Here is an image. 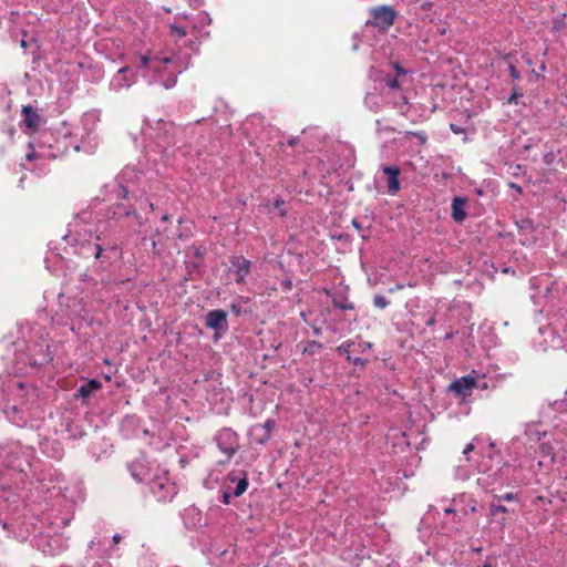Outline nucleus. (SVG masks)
Here are the masks:
<instances>
[{
  "label": "nucleus",
  "instance_id": "1",
  "mask_svg": "<svg viewBox=\"0 0 567 567\" xmlns=\"http://www.w3.org/2000/svg\"><path fill=\"white\" fill-rule=\"evenodd\" d=\"M144 64L156 73L165 89L172 87L176 82V74L186 68V62L179 56H143Z\"/></svg>",
  "mask_w": 567,
  "mask_h": 567
},
{
  "label": "nucleus",
  "instance_id": "2",
  "mask_svg": "<svg viewBox=\"0 0 567 567\" xmlns=\"http://www.w3.org/2000/svg\"><path fill=\"white\" fill-rule=\"evenodd\" d=\"M370 19L367 24L377 27L379 31H386L394 24L398 11L391 6H378L370 9Z\"/></svg>",
  "mask_w": 567,
  "mask_h": 567
},
{
  "label": "nucleus",
  "instance_id": "3",
  "mask_svg": "<svg viewBox=\"0 0 567 567\" xmlns=\"http://www.w3.org/2000/svg\"><path fill=\"white\" fill-rule=\"evenodd\" d=\"M206 324L216 331L218 338L227 330V313L224 310H212L207 313Z\"/></svg>",
  "mask_w": 567,
  "mask_h": 567
},
{
  "label": "nucleus",
  "instance_id": "4",
  "mask_svg": "<svg viewBox=\"0 0 567 567\" xmlns=\"http://www.w3.org/2000/svg\"><path fill=\"white\" fill-rule=\"evenodd\" d=\"M475 388L476 381L472 377H463L450 385V389L462 399L470 396Z\"/></svg>",
  "mask_w": 567,
  "mask_h": 567
},
{
  "label": "nucleus",
  "instance_id": "5",
  "mask_svg": "<svg viewBox=\"0 0 567 567\" xmlns=\"http://www.w3.org/2000/svg\"><path fill=\"white\" fill-rule=\"evenodd\" d=\"M250 269V262L243 258V257H236L231 261V271L235 272V280L237 282H241L244 278L248 275Z\"/></svg>",
  "mask_w": 567,
  "mask_h": 567
},
{
  "label": "nucleus",
  "instance_id": "6",
  "mask_svg": "<svg viewBox=\"0 0 567 567\" xmlns=\"http://www.w3.org/2000/svg\"><path fill=\"white\" fill-rule=\"evenodd\" d=\"M384 173L389 175L388 182V190L391 194H395L400 189L399 174L400 171L395 166H388L384 169Z\"/></svg>",
  "mask_w": 567,
  "mask_h": 567
},
{
  "label": "nucleus",
  "instance_id": "7",
  "mask_svg": "<svg viewBox=\"0 0 567 567\" xmlns=\"http://www.w3.org/2000/svg\"><path fill=\"white\" fill-rule=\"evenodd\" d=\"M465 203H466L465 199H463L461 197H456L453 199L452 216L458 223L463 221L466 217Z\"/></svg>",
  "mask_w": 567,
  "mask_h": 567
},
{
  "label": "nucleus",
  "instance_id": "8",
  "mask_svg": "<svg viewBox=\"0 0 567 567\" xmlns=\"http://www.w3.org/2000/svg\"><path fill=\"white\" fill-rule=\"evenodd\" d=\"M23 113V122L25 125L35 130L39 127L40 124V117L39 115L33 111L31 106H24L22 110Z\"/></svg>",
  "mask_w": 567,
  "mask_h": 567
},
{
  "label": "nucleus",
  "instance_id": "9",
  "mask_svg": "<svg viewBox=\"0 0 567 567\" xmlns=\"http://www.w3.org/2000/svg\"><path fill=\"white\" fill-rule=\"evenodd\" d=\"M249 435L250 439L258 444H264L270 439V435L267 433V430H264V427L259 426V424L251 426Z\"/></svg>",
  "mask_w": 567,
  "mask_h": 567
},
{
  "label": "nucleus",
  "instance_id": "10",
  "mask_svg": "<svg viewBox=\"0 0 567 567\" xmlns=\"http://www.w3.org/2000/svg\"><path fill=\"white\" fill-rule=\"evenodd\" d=\"M100 388V382L95 380H91L90 382L83 384L79 389V394L83 398H87L91 393L96 391Z\"/></svg>",
  "mask_w": 567,
  "mask_h": 567
},
{
  "label": "nucleus",
  "instance_id": "11",
  "mask_svg": "<svg viewBox=\"0 0 567 567\" xmlns=\"http://www.w3.org/2000/svg\"><path fill=\"white\" fill-rule=\"evenodd\" d=\"M127 69L123 68L118 71L117 75L112 80V87L114 90H121L125 86H128L130 84L125 82V79H124V73L126 72Z\"/></svg>",
  "mask_w": 567,
  "mask_h": 567
},
{
  "label": "nucleus",
  "instance_id": "12",
  "mask_svg": "<svg viewBox=\"0 0 567 567\" xmlns=\"http://www.w3.org/2000/svg\"><path fill=\"white\" fill-rule=\"evenodd\" d=\"M158 486L161 488H164L166 487L167 488V493L165 495H161L159 497H162L163 499H168V498H172L176 493V486L173 484V483H166V484H158Z\"/></svg>",
  "mask_w": 567,
  "mask_h": 567
},
{
  "label": "nucleus",
  "instance_id": "13",
  "mask_svg": "<svg viewBox=\"0 0 567 567\" xmlns=\"http://www.w3.org/2000/svg\"><path fill=\"white\" fill-rule=\"evenodd\" d=\"M247 486H248V482H247L246 476L238 480L236 488L234 491V496H240L241 494H244L247 489Z\"/></svg>",
  "mask_w": 567,
  "mask_h": 567
},
{
  "label": "nucleus",
  "instance_id": "14",
  "mask_svg": "<svg viewBox=\"0 0 567 567\" xmlns=\"http://www.w3.org/2000/svg\"><path fill=\"white\" fill-rule=\"evenodd\" d=\"M478 439H474L472 442H470L463 450V455L467 462H471L470 454L473 453L476 449V442Z\"/></svg>",
  "mask_w": 567,
  "mask_h": 567
},
{
  "label": "nucleus",
  "instance_id": "15",
  "mask_svg": "<svg viewBox=\"0 0 567 567\" xmlns=\"http://www.w3.org/2000/svg\"><path fill=\"white\" fill-rule=\"evenodd\" d=\"M373 303L375 307L383 309L389 305V301L383 296L378 295L374 297Z\"/></svg>",
  "mask_w": 567,
  "mask_h": 567
},
{
  "label": "nucleus",
  "instance_id": "16",
  "mask_svg": "<svg viewBox=\"0 0 567 567\" xmlns=\"http://www.w3.org/2000/svg\"><path fill=\"white\" fill-rule=\"evenodd\" d=\"M259 426L264 427V430H267V433L271 435V432L274 431L276 423L274 420H267L264 424H259Z\"/></svg>",
  "mask_w": 567,
  "mask_h": 567
},
{
  "label": "nucleus",
  "instance_id": "17",
  "mask_svg": "<svg viewBox=\"0 0 567 567\" xmlns=\"http://www.w3.org/2000/svg\"><path fill=\"white\" fill-rule=\"evenodd\" d=\"M470 475H471V472L468 468H461V467L457 468V473H456L457 478L466 480L470 477Z\"/></svg>",
  "mask_w": 567,
  "mask_h": 567
},
{
  "label": "nucleus",
  "instance_id": "18",
  "mask_svg": "<svg viewBox=\"0 0 567 567\" xmlns=\"http://www.w3.org/2000/svg\"><path fill=\"white\" fill-rule=\"evenodd\" d=\"M505 512H506V507H504L503 505L493 504L491 506V515L492 516H496L498 513H505Z\"/></svg>",
  "mask_w": 567,
  "mask_h": 567
},
{
  "label": "nucleus",
  "instance_id": "19",
  "mask_svg": "<svg viewBox=\"0 0 567 567\" xmlns=\"http://www.w3.org/2000/svg\"><path fill=\"white\" fill-rule=\"evenodd\" d=\"M97 142L95 137L89 138L87 145H85V142H83V150L85 151H92L96 146Z\"/></svg>",
  "mask_w": 567,
  "mask_h": 567
},
{
  "label": "nucleus",
  "instance_id": "20",
  "mask_svg": "<svg viewBox=\"0 0 567 567\" xmlns=\"http://www.w3.org/2000/svg\"><path fill=\"white\" fill-rule=\"evenodd\" d=\"M547 452H548V457L551 461H554V457H555V446L548 443Z\"/></svg>",
  "mask_w": 567,
  "mask_h": 567
},
{
  "label": "nucleus",
  "instance_id": "21",
  "mask_svg": "<svg viewBox=\"0 0 567 567\" xmlns=\"http://www.w3.org/2000/svg\"><path fill=\"white\" fill-rule=\"evenodd\" d=\"M385 84H386L390 89L398 87V81H396V80H385Z\"/></svg>",
  "mask_w": 567,
  "mask_h": 567
},
{
  "label": "nucleus",
  "instance_id": "22",
  "mask_svg": "<svg viewBox=\"0 0 567 567\" xmlns=\"http://www.w3.org/2000/svg\"><path fill=\"white\" fill-rule=\"evenodd\" d=\"M352 225L358 231H362L361 225L355 219L352 220Z\"/></svg>",
  "mask_w": 567,
  "mask_h": 567
},
{
  "label": "nucleus",
  "instance_id": "23",
  "mask_svg": "<svg viewBox=\"0 0 567 567\" xmlns=\"http://www.w3.org/2000/svg\"><path fill=\"white\" fill-rule=\"evenodd\" d=\"M229 498H230V495L228 493L223 494V502L225 504H229Z\"/></svg>",
  "mask_w": 567,
  "mask_h": 567
},
{
  "label": "nucleus",
  "instance_id": "24",
  "mask_svg": "<svg viewBox=\"0 0 567 567\" xmlns=\"http://www.w3.org/2000/svg\"><path fill=\"white\" fill-rule=\"evenodd\" d=\"M503 499H505V501H513L514 499V495L512 493L505 494L503 496Z\"/></svg>",
  "mask_w": 567,
  "mask_h": 567
},
{
  "label": "nucleus",
  "instance_id": "25",
  "mask_svg": "<svg viewBox=\"0 0 567 567\" xmlns=\"http://www.w3.org/2000/svg\"><path fill=\"white\" fill-rule=\"evenodd\" d=\"M451 130L456 134L461 133V128L457 127L455 124H451Z\"/></svg>",
  "mask_w": 567,
  "mask_h": 567
},
{
  "label": "nucleus",
  "instance_id": "26",
  "mask_svg": "<svg viewBox=\"0 0 567 567\" xmlns=\"http://www.w3.org/2000/svg\"><path fill=\"white\" fill-rule=\"evenodd\" d=\"M20 45L21 48L25 49L29 45V42L24 38H22V40L20 41Z\"/></svg>",
  "mask_w": 567,
  "mask_h": 567
},
{
  "label": "nucleus",
  "instance_id": "27",
  "mask_svg": "<svg viewBox=\"0 0 567 567\" xmlns=\"http://www.w3.org/2000/svg\"><path fill=\"white\" fill-rule=\"evenodd\" d=\"M173 30H174L175 32H177L179 35H186V31H185V30L177 29V28H174Z\"/></svg>",
  "mask_w": 567,
  "mask_h": 567
},
{
  "label": "nucleus",
  "instance_id": "28",
  "mask_svg": "<svg viewBox=\"0 0 567 567\" xmlns=\"http://www.w3.org/2000/svg\"><path fill=\"white\" fill-rule=\"evenodd\" d=\"M403 288V285H396L395 286V290H399V289H402ZM394 289H390V292H393Z\"/></svg>",
  "mask_w": 567,
  "mask_h": 567
},
{
  "label": "nucleus",
  "instance_id": "29",
  "mask_svg": "<svg viewBox=\"0 0 567 567\" xmlns=\"http://www.w3.org/2000/svg\"><path fill=\"white\" fill-rule=\"evenodd\" d=\"M395 69H396L398 74H403L404 73L403 70L401 68H399L398 65L395 66Z\"/></svg>",
  "mask_w": 567,
  "mask_h": 567
},
{
  "label": "nucleus",
  "instance_id": "30",
  "mask_svg": "<svg viewBox=\"0 0 567 567\" xmlns=\"http://www.w3.org/2000/svg\"><path fill=\"white\" fill-rule=\"evenodd\" d=\"M511 72H512V76H513V78H517V74H516V71H515V69H514V68H512V69H511Z\"/></svg>",
  "mask_w": 567,
  "mask_h": 567
},
{
  "label": "nucleus",
  "instance_id": "31",
  "mask_svg": "<svg viewBox=\"0 0 567 567\" xmlns=\"http://www.w3.org/2000/svg\"><path fill=\"white\" fill-rule=\"evenodd\" d=\"M234 452H235V450H234V449H230V450H228V451H227V453H228V455H229V456H230V455H233V454H234Z\"/></svg>",
  "mask_w": 567,
  "mask_h": 567
},
{
  "label": "nucleus",
  "instance_id": "32",
  "mask_svg": "<svg viewBox=\"0 0 567 567\" xmlns=\"http://www.w3.org/2000/svg\"><path fill=\"white\" fill-rule=\"evenodd\" d=\"M114 542H115V543H118V542H120V536H118V535H115V536H114Z\"/></svg>",
  "mask_w": 567,
  "mask_h": 567
},
{
  "label": "nucleus",
  "instance_id": "33",
  "mask_svg": "<svg viewBox=\"0 0 567 567\" xmlns=\"http://www.w3.org/2000/svg\"><path fill=\"white\" fill-rule=\"evenodd\" d=\"M27 158L31 161L33 158V155L32 154H28Z\"/></svg>",
  "mask_w": 567,
  "mask_h": 567
},
{
  "label": "nucleus",
  "instance_id": "34",
  "mask_svg": "<svg viewBox=\"0 0 567 567\" xmlns=\"http://www.w3.org/2000/svg\"><path fill=\"white\" fill-rule=\"evenodd\" d=\"M470 511L475 512L476 511L475 506L470 507Z\"/></svg>",
  "mask_w": 567,
  "mask_h": 567
},
{
  "label": "nucleus",
  "instance_id": "35",
  "mask_svg": "<svg viewBox=\"0 0 567 567\" xmlns=\"http://www.w3.org/2000/svg\"><path fill=\"white\" fill-rule=\"evenodd\" d=\"M477 470H478L480 472H482V466H481V465H477Z\"/></svg>",
  "mask_w": 567,
  "mask_h": 567
},
{
  "label": "nucleus",
  "instance_id": "36",
  "mask_svg": "<svg viewBox=\"0 0 567 567\" xmlns=\"http://www.w3.org/2000/svg\"><path fill=\"white\" fill-rule=\"evenodd\" d=\"M0 567H4V566H2V565L0 564Z\"/></svg>",
  "mask_w": 567,
  "mask_h": 567
},
{
  "label": "nucleus",
  "instance_id": "37",
  "mask_svg": "<svg viewBox=\"0 0 567 567\" xmlns=\"http://www.w3.org/2000/svg\"><path fill=\"white\" fill-rule=\"evenodd\" d=\"M485 567H487V566H485Z\"/></svg>",
  "mask_w": 567,
  "mask_h": 567
}]
</instances>
